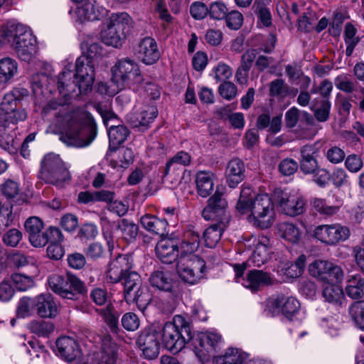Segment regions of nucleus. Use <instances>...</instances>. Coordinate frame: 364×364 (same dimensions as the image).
<instances>
[{"label": "nucleus", "mask_w": 364, "mask_h": 364, "mask_svg": "<svg viewBox=\"0 0 364 364\" xmlns=\"http://www.w3.org/2000/svg\"><path fill=\"white\" fill-rule=\"evenodd\" d=\"M24 226L28 237L37 241L38 237L35 235L36 232L43 229V221L39 218L31 217L26 220Z\"/></svg>", "instance_id": "obj_52"}, {"label": "nucleus", "mask_w": 364, "mask_h": 364, "mask_svg": "<svg viewBox=\"0 0 364 364\" xmlns=\"http://www.w3.org/2000/svg\"><path fill=\"white\" fill-rule=\"evenodd\" d=\"M252 9L264 26L268 27L272 24V15L264 0H255Z\"/></svg>", "instance_id": "obj_44"}, {"label": "nucleus", "mask_w": 364, "mask_h": 364, "mask_svg": "<svg viewBox=\"0 0 364 364\" xmlns=\"http://www.w3.org/2000/svg\"><path fill=\"white\" fill-rule=\"evenodd\" d=\"M314 149L311 146H304L301 149V169L305 173H312L317 169V161L313 156Z\"/></svg>", "instance_id": "obj_40"}, {"label": "nucleus", "mask_w": 364, "mask_h": 364, "mask_svg": "<svg viewBox=\"0 0 364 364\" xmlns=\"http://www.w3.org/2000/svg\"><path fill=\"white\" fill-rule=\"evenodd\" d=\"M215 175L210 171H198L196 175V190L198 195L206 198L214 188Z\"/></svg>", "instance_id": "obj_31"}, {"label": "nucleus", "mask_w": 364, "mask_h": 364, "mask_svg": "<svg viewBox=\"0 0 364 364\" xmlns=\"http://www.w3.org/2000/svg\"><path fill=\"white\" fill-rule=\"evenodd\" d=\"M100 38L105 44L114 48L122 46L126 39L124 35L122 36L116 30H114L112 27L105 23H104L103 28L101 30Z\"/></svg>", "instance_id": "obj_37"}, {"label": "nucleus", "mask_w": 364, "mask_h": 364, "mask_svg": "<svg viewBox=\"0 0 364 364\" xmlns=\"http://www.w3.org/2000/svg\"><path fill=\"white\" fill-rule=\"evenodd\" d=\"M346 295L352 299L364 298V277L360 274L350 275L346 281L345 287Z\"/></svg>", "instance_id": "obj_33"}, {"label": "nucleus", "mask_w": 364, "mask_h": 364, "mask_svg": "<svg viewBox=\"0 0 364 364\" xmlns=\"http://www.w3.org/2000/svg\"><path fill=\"white\" fill-rule=\"evenodd\" d=\"M64 102L55 100L48 101L43 107L44 116L52 115L56 124L63 129L60 140L68 146L77 148L90 145L97 135V126L93 118L83 109H71L67 104L73 92L65 96L60 93Z\"/></svg>", "instance_id": "obj_1"}, {"label": "nucleus", "mask_w": 364, "mask_h": 364, "mask_svg": "<svg viewBox=\"0 0 364 364\" xmlns=\"http://www.w3.org/2000/svg\"><path fill=\"white\" fill-rule=\"evenodd\" d=\"M228 207V201L224 197V193L217 187L215 193L208 199L207 206L203 209L202 215L206 220L220 216V219H223L225 216H228L226 213Z\"/></svg>", "instance_id": "obj_18"}, {"label": "nucleus", "mask_w": 364, "mask_h": 364, "mask_svg": "<svg viewBox=\"0 0 364 364\" xmlns=\"http://www.w3.org/2000/svg\"><path fill=\"white\" fill-rule=\"evenodd\" d=\"M36 311V297H22L17 305L16 314L20 318L31 316L33 311Z\"/></svg>", "instance_id": "obj_46"}, {"label": "nucleus", "mask_w": 364, "mask_h": 364, "mask_svg": "<svg viewBox=\"0 0 364 364\" xmlns=\"http://www.w3.org/2000/svg\"><path fill=\"white\" fill-rule=\"evenodd\" d=\"M309 274L326 283L343 280L344 273L341 267L324 260H316L309 266Z\"/></svg>", "instance_id": "obj_15"}, {"label": "nucleus", "mask_w": 364, "mask_h": 364, "mask_svg": "<svg viewBox=\"0 0 364 364\" xmlns=\"http://www.w3.org/2000/svg\"><path fill=\"white\" fill-rule=\"evenodd\" d=\"M111 72L112 82L119 90L143 82L139 65L136 61L128 58L118 60L112 67Z\"/></svg>", "instance_id": "obj_6"}, {"label": "nucleus", "mask_w": 364, "mask_h": 364, "mask_svg": "<svg viewBox=\"0 0 364 364\" xmlns=\"http://www.w3.org/2000/svg\"><path fill=\"white\" fill-rule=\"evenodd\" d=\"M11 282L19 291H26L33 286V280L31 277L21 274H14L11 276Z\"/></svg>", "instance_id": "obj_53"}, {"label": "nucleus", "mask_w": 364, "mask_h": 364, "mask_svg": "<svg viewBox=\"0 0 364 364\" xmlns=\"http://www.w3.org/2000/svg\"><path fill=\"white\" fill-rule=\"evenodd\" d=\"M346 168L351 173H358L363 166L362 158L356 154L348 155L345 160Z\"/></svg>", "instance_id": "obj_59"}, {"label": "nucleus", "mask_w": 364, "mask_h": 364, "mask_svg": "<svg viewBox=\"0 0 364 364\" xmlns=\"http://www.w3.org/2000/svg\"><path fill=\"white\" fill-rule=\"evenodd\" d=\"M124 279V297L128 304L136 303L140 310H144L151 301L146 287L142 286L140 275L135 271L129 272Z\"/></svg>", "instance_id": "obj_8"}, {"label": "nucleus", "mask_w": 364, "mask_h": 364, "mask_svg": "<svg viewBox=\"0 0 364 364\" xmlns=\"http://www.w3.org/2000/svg\"><path fill=\"white\" fill-rule=\"evenodd\" d=\"M280 237L292 244H296L300 240L301 232L299 228L291 223H281L277 227Z\"/></svg>", "instance_id": "obj_35"}, {"label": "nucleus", "mask_w": 364, "mask_h": 364, "mask_svg": "<svg viewBox=\"0 0 364 364\" xmlns=\"http://www.w3.org/2000/svg\"><path fill=\"white\" fill-rule=\"evenodd\" d=\"M129 134V129L124 125L111 126L108 132L109 143L117 147L126 141Z\"/></svg>", "instance_id": "obj_43"}, {"label": "nucleus", "mask_w": 364, "mask_h": 364, "mask_svg": "<svg viewBox=\"0 0 364 364\" xmlns=\"http://www.w3.org/2000/svg\"><path fill=\"white\" fill-rule=\"evenodd\" d=\"M134 267V259L132 255L120 254L112 258L107 266L105 273L108 282L116 284L123 277L132 272Z\"/></svg>", "instance_id": "obj_14"}, {"label": "nucleus", "mask_w": 364, "mask_h": 364, "mask_svg": "<svg viewBox=\"0 0 364 364\" xmlns=\"http://www.w3.org/2000/svg\"><path fill=\"white\" fill-rule=\"evenodd\" d=\"M246 358L241 350L229 348L223 355L217 356L213 360L214 364H242Z\"/></svg>", "instance_id": "obj_39"}, {"label": "nucleus", "mask_w": 364, "mask_h": 364, "mask_svg": "<svg viewBox=\"0 0 364 364\" xmlns=\"http://www.w3.org/2000/svg\"><path fill=\"white\" fill-rule=\"evenodd\" d=\"M270 303L272 308L287 318L296 314L300 309V303L295 297L282 294L272 298Z\"/></svg>", "instance_id": "obj_21"}, {"label": "nucleus", "mask_w": 364, "mask_h": 364, "mask_svg": "<svg viewBox=\"0 0 364 364\" xmlns=\"http://www.w3.org/2000/svg\"><path fill=\"white\" fill-rule=\"evenodd\" d=\"M84 2L75 11L77 20L80 22L100 20L105 15V9L97 5L95 1Z\"/></svg>", "instance_id": "obj_24"}, {"label": "nucleus", "mask_w": 364, "mask_h": 364, "mask_svg": "<svg viewBox=\"0 0 364 364\" xmlns=\"http://www.w3.org/2000/svg\"><path fill=\"white\" fill-rule=\"evenodd\" d=\"M29 328L38 336H47L54 331V326L48 321H33L29 323Z\"/></svg>", "instance_id": "obj_48"}, {"label": "nucleus", "mask_w": 364, "mask_h": 364, "mask_svg": "<svg viewBox=\"0 0 364 364\" xmlns=\"http://www.w3.org/2000/svg\"><path fill=\"white\" fill-rule=\"evenodd\" d=\"M228 13L226 6L221 1L212 3L208 8V14L215 20L223 19Z\"/></svg>", "instance_id": "obj_57"}, {"label": "nucleus", "mask_w": 364, "mask_h": 364, "mask_svg": "<svg viewBox=\"0 0 364 364\" xmlns=\"http://www.w3.org/2000/svg\"><path fill=\"white\" fill-rule=\"evenodd\" d=\"M1 190L2 194L7 198H14L19 193V184L14 180L8 179L1 184Z\"/></svg>", "instance_id": "obj_56"}, {"label": "nucleus", "mask_w": 364, "mask_h": 364, "mask_svg": "<svg viewBox=\"0 0 364 364\" xmlns=\"http://www.w3.org/2000/svg\"><path fill=\"white\" fill-rule=\"evenodd\" d=\"M274 279L270 273L262 270L252 269L249 271L246 277L242 278V284L252 291L261 290L265 286L272 285Z\"/></svg>", "instance_id": "obj_20"}, {"label": "nucleus", "mask_w": 364, "mask_h": 364, "mask_svg": "<svg viewBox=\"0 0 364 364\" xmlns=\"http://www.w3.org/2000/svg\"><path fill=\"white\" fill-rule=\"evenodd\" d=\"M246 246L253 247L254 250L248 259L249 264L254 267H260L270 258V241L263 235H252L247 241Z\"/></svg>", "instance_id": "obj_17"}, {"label": "nucleus", "mask_w": 364, "mask_h": 364, "mask_svg": "<svg viewBox=\"0 0 364 364\" xmlns=\"http://www.w3.org/2000/svg\"><path fill=\"white\" fill-rule=\"evenodd\" d=\"M350 235L349 228L339 223L319 225L314 230L315 237L328 245L343 242L349 238Z\"/></svg>", "instance_id": "obj_16"}, {"label": "nucleus", "mask_w": 364, "mask_h": 364, "mask_svg": "<svg viewBox=\"0 0 364 364\" xmlns=\"http://www.w3.org/2000/svg\"><path fill=\"white\" fill-rule=\"evenodd\" d=\"M205 261L195 255H181L177 263L180 277L186 282L194 284L203 277Z\"/></svg>", "instance_id": "obj_12"}, {"label": "nucleus", "mask_w": 364, "mask_h": 364, "mask_svg": "<svg viewBox=\"0 0 364 364\" xmlns=\"http://www.w3.org/2000/svg\"><path fill=\"white\" fill-rule=\"evenodd\" d=\"M119 33L127 36L131 32L132 20L127 13H113L105 22Z\"/></svg>", "instance_id": "obj_29"}, {"label": "nucleus", "mask_w": 364, "mask_h": 364, "mask_svg": "<svg viewBox=\"0 0 364 364\" xmlns=\"http://www.w3.org/2000/svg\"><path fill=\"white\" fill-rule=\"evenodd\" d=\"M356 30L354 26L348 23L345 28V42L347 45L346 53V55L350 56L353 53L354 48L359 42L358 38L355 37Z\"/></svg>", "instance_id": "obj_49"}, {"label": "nucleus", "mask_w": 364, "mask_h": 364, "mask_svg": "<svg viewBox=\"0 0 364 364\" xmlns=\"http://www.w3.org/2000/svg\"><path fill=\"white\" fill-rule=\"evenodd\" d=\"M200 245L199 232L194 227H188L183 235V240L181 243V249L186 255H191L192 252L196 251Z\"/></svg>", "instance_id": "obj_36"}, {"label": "nucleus", "mask_w": 364, "mask_h": 364, "mask_svg": "<svg viewBox=\"0 0 364 364\" xmlns=\"http://www.w3.org/2000/svg\"><path fill=\"white\" fill-rule=\"evenodd\" d=\"M141 226L147 231L160 236L168 234L167 219H160L154 215H145L141 218Z\"/></svg>", "instance_id": "obj_30"}, {"label": "nucleus", "mask_w": 364, "mask_h": 364, "mask_svg": "<svg viewBox=\"0 0 364 364\" xmlns=\"http://www.w3.org/2000/svg\"><path fill=\"white\" fill-rule=\"evenodd\" d=\"M138 56L146 65L156 63L160 58L156 41L151 37L144 38L139 43Z\"/></svg>", "instance_id": "obj_22"}, {"label": "nucleus", "mask_w": 364, "mask_h": 364, "mask_svg": "<svg viewBox=\"0 0 364 364\" xmlns=\"http://www.w3.org/2000/svg\"><path fill=\"white\" fill-rule=\"evenodd\" d=\"M36 311L41 318H53L58 314V307L50 294L36 296Z\"/></svg>", "instance_id": "obj_23"}, {"label": "nucleus", "mask_w": 364, "mask_h": 364, "mask_svg": "<svg viewBox=\"0 0 364 364\" xmlns=\"http://www.w3.org/2000/svg\"><path fill=\"white\" fill-rule=\"evenodd\" d=\"M274 196L275 202L287 215L295 217L303 214L306 210V201L299 193L278 190L274 192Z\"/></svg>", "instance_id": "obj_13"}, {"label": "nucleus", "mask_w": 364, "mask_h": 364, "mask_svg": "<svg viewBox=\"0 0 364 364\" xmlns=\"http://www.w3.org/2000/svg\"><path fill=\"white\" fill-rule=\"evenodd\" d=\"M245 166L239 159H233L228 164L225 176L229 187L234 188L245 178Z\"/></svg>", "instance_id": "obj_26"}, {"label": "nucleus", "mask_w": 364, "mask_h": 364, "mask_svg": "<svg viewBox=\"0 0 364 364\" xmlns=\"http://www.w3.org/2000/svg\"><path fill=\"white\" fill-rule=\"evenodd\" d=\"M18 72L16 61L6 57L0 60V85H4L12 79Z\"/></svg>", "instance_id": "obj_38"}, {"label": "nucleus", "mask_w": 364, "mask_h": 364, "mask_svg": "<svg viewBox=\"0 0 364 364\" xmlns=\"http://www.w3.org/2000/svg\"><path fill=\"white\" fill-rule=\"evenodd\" d=\"M22 239V232L16 229L12 228L6 231L2 237L3 242L9 247H16Z\"/></svg>", "instance_id": "obj_55"}, {"label": "nucleus", "mask_w": 364, "mask_h": 364, "mask_svg": "<svg viewBox=\"0 0 364 364\" xmlns=\"http://www.w3.org/2000/svg\"><path fill=\"white\" fill-rule=\"evenodd\" d=\"M349 314L355 325L364 331V304L355 302L349 308Z\"/></svg>", "instance_id": "obj_50"}, {"label": "nucleus", "mask_w": 364, "mask_h": 364, "mask_svg": "<svg viewBox=\"0 0 364 364\" xmlns=\"http://www.w3.org/2000/svg\"><path fill=\"white\" fill-rule=\"evenodd\" d=\"M191 162V155L186 151H178L171 159H170L164 168V176H167L171 172H175L178 169V165L187 166L190 165Z\"/></svg>", "instance_id": "obj_41"}, {"label": "nucleus", "mask_w": 364, "mask_h": 364, "mask_svg": "<svg viewBox=\"0 0 364 364\" xmlns=\"http://www.w3.org/2000/svg\"><path fill=\"white\" fill-rule=\"evenodd\" d=\"M18 100L13 94H6L0 105V146L11 153L16 150L14 144L15 125L26 119L23 109H18Z\"/></svg>", "instance_id": "obj_4"}, {"label": "nucleus", "mask_w": 364, "mask_h": 364, "mask_svg": "<svg viewBox=\"0 0 364 364\" xmlns=\"http://www.w3.org/2000/svg\"><path fill=\"white\" fill-rule=\"evenodd\" d=\"M325 156L329 162L338 164L343 161L346 154L342 149L334 146L327 150Z\"/></svg>", "instance_id": "obj_62"}, {"label": "nucleus", "mask_w": 364, "mask_h": 364, "mask_svg": "<svg viewBox=\"0 0 364 364\" xmlns=\"http://www.w3.org/2000/svg\"><path fill=\"white\" fill-rule=\"evenodd\" d=\"M312 110H314V116L318 122H326L329 117L331 103L328 99H323L318 106L314 105Z\"/></svg>", "instance_id": "obj_51"}, {"label": "nucleus", "mask_w": 364, "mask_h": 364, "mask_svg": "<svg viewBox=\"0 0 364 364\" xmlns=\"http://www.w3.org/2000/svg\"><path fill=\"white\" fill-rule=\"evenodd\" d=\"M117 229L120 231L122 237L127 241L134 240L138 235V226L127 219H122L119 222Z\"/></svg>", "instance_id": "obj_45"}, {"label": "nucleus", "mask_w": 364, "mask_h": 364, "mask_svg": "<svg viewBox=\"0 0 364 364\" xmlns=\"http://www.w3.org/2000/svg\"><path fill=\"white\" fill-rule=\"evenodd\" d=\"M157 257L166 264L175 262L178 257V247L173 240L162 239L158 242L155 247Z\"/></svg>", "instance_id": "obj_25"}, {"label": "nucleus", "mask_w": 364, "mask_h": 364, "mask_svg": "<svg viewBox=\"0 0 364 364\" xmlns=\"http://www.w3.org/2000/svg\"><path fill=\"white\" fill-rule=\"evenodd\" d=\"M191 342L196 355L200 361H204L220 348L222 337L216 333L199 332L192 334Z\"/></svg>", "instance_id": "obj_11"}, {"label": "nucleus", "mask_w": 364, "mask_h": 364, "mask_svg": "<svg viewBox=\"0 0 364 364\" xmlns=\"http://www.w3.org/2000/svg\"><path fill=\"white\" fill-rule=\"evenodd\" d=\"M159 334L155 330H145L139 335L137 343L144 357L149 360L156 358L159 353Z\"/></svg>", "instance_id": "obj_19"}, {"label": "nucleus", "mask_w": 364, "mask_h": 364, "mask_svg": "<svg viewBox=\"0 0 364 364\" xmlns=\"http://www.w3.org/2000/svg\"><path fill=\"white\" fill-rule=\"evenodd\" d=\"M220 95L226 100H230L237 95L236 86L230 81L223 82L218 88Z\"/></svg>", "instance_id": "obj_64"}, {"label": "nucleus", "mask_w": 364, "mask_h": 364, "mask_svg": "<svg viewBox=\"0 0 364 364\" xmlns=\"http://www.w3.org/2000/svg\"><path fill=\"white\" fill-rule=\"evenodd\" d=\"M228 224L229 217L225 216L223 219H220L217 223L210 225L203 233L205 246L210 248L215 247Z\"/></svg>", "instance_id": "obj_28"}, {"label": "nucleus", "mask_w": 364, "mask_h": 364, "mask_svg": "<svg viewBox=\"0 0 364 364\" xmlns=\"http://www.w3.org/2000/svg\"><path fill=\"white\" fill-rule=\"evenodd\" d=\"M227 26L231 29H238L243 21V16L241 13L237 11H232L230 13H227L225 16Z\"/></svg>", "instance_id": "obj_63"}, {"label": "nucleus", "mask_w": 364, "mask_h": 364, "mask_svg": "<svg viewBox=\"0 0 364 364\" xmlns=\"http://www.w3.org/2000/svg\"><path fill=\"white\" fill-rule=\"evenodd\" d=\"M56 346L60 355L68 361H72L81 355V350L77 341L68 336L59 338Z\"/></svg>", "instance_id": "obj_27"}, {"label": "nucleus", "mask_w": 364, "mask_h": 364, "mask_svg": "<svg viewBox=\"0 0 364 364\" xmlns=\"http://www.w3.org/2000/svg\"><path fill=\"white\" fill-rule=\"evenodd\" d=\"M48 284L50 289L64 299H75L77 294L86 291L83 282L72 274L66 276L53 274L49 276Z\"/></svg>", "instance_id": "obj_9"}, {"label": "nucleus", "mask_w": 364, "mask_h": 364, "mask_svg": "<svg viewBox=\"0 0 364 364\" xmlns=\"http://www.w3.org/2000/svg\"><path fill=\"white\" fill-rule=\"evenodd\" d=\"M158 111L154 106H147L136 114L127 116V120L133 127H146L156 117Z\"/></svg>", "instance_id": "obj_32"}, {"label": "nucleus", "mask_w": 364, "mask_h": 364, "mask_svg": "<svg viewBox=\"0 0 364 364\" xmlns=\"http://www.w3.org/2000/svg\"><path fill=\"white\" fill-rule=\"evenodd\" d=\"M306 257L301 255L294 263H291L286 269L284 274L290 278H296L303 274L306 267Z\"/></svg>", "instance_id": "obj_47"}, {"label": "nucleus", "mask_w": 364, "mask_h": 364, "mask_svg": "<svg viewBox=\"0 0 364 364\" xmlns=\"http://www.w3.org/2000/svg\"><path fill=\"white\" fill-rule=\"evenodd\" d=\"M150 284L160 291H171L173 286V280L171 274L168 272L155 271L149 277Z\"/></svg>", "instance_id": "obj_34"}, {"label": "nucleus", "mask_w": 364, "mask_h": 364, "mask_svg": "<svg viewBox=\"0 0 364 364\" xmlns=\"http://www.w3.org/2000/svg\"><path fill=\"white\" fill-rule=\"evenodd\" d=\"M190 14L194 19L202 20L208 14V8L201 1H195L190 6Z\"/></svg>", "instance_id": "obj_58"}, {"label": "nucleus", "mask_w": 364, "mask_h": 364, "mask_svg": "<svg viewBox=\"0 0 364 364\" xmlns=\"http://www.w3.org/2000/svg\"><path fill=\"white\" fill-rule=\"evenodd\" d=\"M95 62L90 57L80 55L75 62V73L72 75L71 66L59 74L58 89L66 96L70 92H75L78 87L79 93L85 92L92 87L95 80Z\"/></svg>", "instance_id": "obj_3"}, {"label": "nucleus", "mask_w": 364, "mask_h": 364, "mask_svg": "<svg viewBox=\"0 0 364 364\" xmlns=\"http://www.w3.org/2000/svg\"><path fill=\"white\" fill-rule=\"evenodd\" d=\"M215 78L218 82L228 81L232 75V70L231 68L223 63H220L214 68Z\"/></svg>", "instance_id": "obj_60"}, {"label": "nucleus", "mask_w": 364, "mask_h": 364, "mask_svg": "<svg viewBox=\"0 0 364 364\" xmlns=\"http://www.w3.org/2000/svg\"><path fill=\"white\" fill-rule=\"evenodd\" d=\"M39 178L46 183L61 186L70 179V175L58 155L48 154L41 161Z\"/></svg>", "instance_id": "obj_7"}, {"label": "nucleus", "mask_w": 364, "mask_h": 364, "mask_svg": "<svg viewBox=\"0 0 364 364\" xmlns=\"http://www.w3.org/2000/svg\"><path fill=\"white\" fill-rule=\"evenodd\" d=\"M122 325L126 330L134 331L139 326V319L136 314L129 312L122 316Z\"/></svg>", "instance_id": "obj_61"}, {"label": "nucleus", "mask_w": 364, "mask_h": 364, "mask_svg": "<svg viewBox=\"0 0 364 364\" xmlns=\"http://www.w3.org/2000/svg\"><path fill=\"white\" fill-rule=\"evenodd\" d=\"M236 210L240 214L250 212L248 221L255 227L266 229L272 226L274 222V205L267 194L255 195L249 187L241 190Z\"/></svg>", "instance_id": "obj_2"}, {"label": "nucleus", "mask_w": 364, "mask_h": 364, "mask_svg": "<svg viewBox=\"0 0 364 364\" xmlns=\"http://www.w3.org/2000/svg\"><path fill=\"white\" fill-rule=\"evenodd\" d=\"M164 348L174 353L183 350L192 338L191 323L181 315H175L172 321L164 323L158 333Z\"/></svg>", "instance_id": "obj_5"}, {"label": "nucleus", "mask_w": 364, "mask_h": 364, "mask_svg": "<svg viewBox=\"0 0 364 364\" xmlns=\"http://www.w3.org/2000/svg\"><path fill=\"white\" fill-rule=\"evenodd\" d=\"M12 47L18 58L30 62L38 51L36 38L23 25L17 24Z\"/></svg>", "instance_id": "obj_10"}, {"label": "nucleus", "mask_w": 364, "mask_h": 364, "mask_svg": "<svg viewBox=\"0 0 364 364\" xmlns=\"http://www.w3.org/2000/svg\"><path fill=\"white\" fill-rule=\"evenodd\" d=\"M323 289L322 295L325 300L333 304L341 305L345 299L343 289L336 284L328 283Z\"/></svg>", "instance_id": "obj_42"}, {"label": "nucleus", "mask_w": 364, "mask_h": 364, "mask_svg": "<svg viewBox=\"0 0 364 364\" xmlns=\"http://www.w3.org/2000/svg\"><path fill=\"white\" fill-rule=\"evenodd\" d=\"M337 89L346 93H351L355 90V82L350 80L347 75H340L336 77L334 81Z\"/></svg>", "instance_id": "obj_54"}]
</instances>
